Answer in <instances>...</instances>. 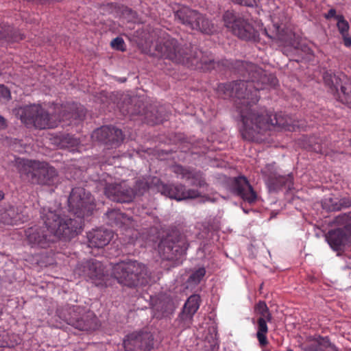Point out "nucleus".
<instances>
[{
	"mask_svg": "<svg viewBox=\"0 0 351 351\" xmlns=\"http://www.w3.org/2000/svg\"><path fill=\"white\" fill-rule=\"evenodd\" d=\"M249 80H239L234 83L220 84L219 91L229 97H236L237 111L240 114L242 127V137L249 141H262L267 131L275 126L290 130V125L280 117L267 114H259L252 110L250 105L256 104L259 99L258 90L265 88V85L274 86L277 83L276 78L267 75L265 71L253 64H247Z\"/></svg>",
	"mask_w": 351,
	"mask_h": 351,
	"instance_id": "obj_1",
	"label": "nucleus"
},
{
	"mask_svg": "<svg viewBox=\"0 0 351 351\" xmlns=\"http://www.w3.org/2000/svg\"><path fill=\"white\" fill-rule=\"evenodd\" d=\"M43 225L36 224L25 230L27 241L32 247L45 248L55 238L70 239L81 229V220L62 216L60 208H43L40 215Z\"/></svg>",
	"mask_w": 351,
	"mask_h": 351,
	"instance_id": "obj_2",
	"label": "nucleus"
},
{
	"mask_svg": "<svg viewBox=\"0 0 351 351\" xmlns=\"http://www.w3.org/2000/svg\"><path fill=\"white\" fill-rule=\"evenodd\" d=\"M15 114L27 126H33L38 129L53 128L58 126L61 121L82 120L85 117V110L83 107L77 108L75 112H67L66 109L61 110L62 117L56 114H49L40 105L32 104L20 107L14 110Z\"/></svg>",
	"mask_w": 351,
	"mask_h": 351,
	"instance_id": "obj_3",
	"label": "nucleus"
},
{
	"mask_svg": "<svg viewBox=\"0 0 351 351\" xmlns=\"http://www.w3.org/2000/svg\"><path fill=\"white\" fill-rule=\"evenodd\" d=\"M158 50L163 58L169 59L176 63L194 66L196 69L203 70H208L214 67V62L212 60H207L200 58V56H202L201 51L196 52L193 57L189 56L186 51L180 47L178 41L174 38L165 40L162 45L158 46Z\"/></svg>",
	"mask_w": 351,
	"mask_h": 351,
	"instance_id": "obj_4",
	"label": "nucleus"
},
{
	"mask_svg": "<svg viewBox=\"0 0 351 351\" xmlns=\"http://www.w3.org/2000/svg\"><path fill=\"white\" fill-rule=\"evenodd\" d=\"M112 274L119 283L135 287L149 282V277L146 267L137 261L121 262L112 267Z\"/></svg>",
	"mask_w": 351,
	"mask_h": 351,
	"instance_id": "obj_5",
	"label": "nucleus"
},
{
	"mask_svg": "<svg viewBox=\"0 0 351 351\" xmlns=\"http://www.w3.org/2000/svg\"><path fill=\"white\" fill-rule=\"evenodd\" d=\"M18 169L21 176H26L32 183L51 185L57 180L56 170L46 162L20 159Z\"/></svg>",
	"mask_w": 351,
	"mask_h": 351,
	"instance_id": "obj_6",
	"label": "nucleus"
},
{
	"mask_svg": "<svg viewBox=\"0 0 351 351\" xmlns=\"http://www.w3.org/2000/svg\"><path fill=\"white\" fill-rule=\"evenodd\" d=\"M60 317L73 327L86 331L96 330L99 326L97 318L93 312H85L79 306H73L61 313Z\"/></svg>",
	"mask_w": 351,
	"mask_h": 351,
	"instance_id": "obj_7",
	"label": "nucleus"
},
{
	"mask_svg": "<svg viewBox=\"0 0 351 351\" xmlns=\"http://www.w3.org/2000/svg\"><path fill=\"white\" fill-rule=\"evenodd\" d=\"M136 191L130 188L125 182L108 184L105 188V194L112 201L117 202H130L135 195H141L149 188L147 182L138 181Z\"/></svg>",
	"mask_w": 351,
	"mask_h": 351,
	"instance_id": "obj_8",
	"label": "nucleus"
},
{
	"mask_svg": "<svg viewBox=\"0 0 351 351\" xmlns=\"http://www.w3.org/2000/svg\"><path fill=\"white\" fill-rule=\"evenodd\" d=\"M68 202L70 210L78 218L90 215L95 208L90 193L82 187L72 189Z\"/></svg>",
	"mask_w": 351,
	"mask_h": 351,
	"instance_id": "obj_9",
	"label": "nucleus"
},
{
	"mask_svg": "<svg viewBox=\"0 0 351 351\" xmlns=\"http://www.w3.org/2000/svg\"><path fill=\"white\" fill-rule=\"evenodd\" d=\"M175 16L182 24L192 29L205 34L213 32V24L203 14L186 6L181 7L176 12Z\"/></svg>",
	"mask_w": 351,
	"mask_h": 351,
	"instance_id": "obj_10",
	"label": "nucleus"
},
{
	"mask_svg": "<svg viewBox=\"0 0 351 351\" xmlns=\"http://www.w3.org/2000/svg\"><path fill=\"white\" fill-rule=\"evenodd\" d=\"M223 21L226 27L243 40H255L258 36V32L250 23L232 11L225 12Z\"/></svg>",
	"mask_w": 351,
	"mask_h": 351,
	"instance_id": "obj_11",
	"label": "nucleus"
},
{
	"mask_svg": "<svg viewBox=\"0 0 351 351\" xmlns=\"http://www.w3.org/2000/svg\"><path fill=\"white\" fill-rule=\"evenodd\" d=\"M337 222L344 224V228L331 230L326 237L329 245L336 251L351 242V213L339 216Z\"/></svg>",
	"mask_w": 351,
	"mask_h": 351,
	"instance_id": "obj_12",
	"label": "nucleus"
},
{
	"mask_svg": "<svg viewBox=\"0 0 351 351\" xmlns=\"http://www.w3.org/2000/svg\"><path fill=\"white\" fill-rule=\"evenodd\" d=\"M262 173L270 192H277L282 187L291 190L293 187V178L289 174L286 176L278 175L274 164H268L263 169Z\"/></svg>",
	"mask_w": 351,
	"mask_h": 351,
	"instance_id": "obj_13",
	"label": "nucleus"
},
{
	"mask_svg": "<svg viewBox=\"0 0 351 351\" xmlns=\"http://www.w3.org/2000/svg\"><path fill=\"white\" fill-rule=\"evenodd\" d=\"M255 312L260 315L257 320L256 337L261 346H265L268 344L267 334L268 332V326L267 322H271L272 319L271 314L265 302L260 301L255 306Z\"/></svg>",
	"mask_w": 351,
	"mask_h": 351,
	"instance_id": "obj_14",
	"label": "nucleus"
},
{
	"mask_svg": "<svg viewBox=\"0 0 351 351\" xmlns=\"http://www.w3.org/2000/svg\"><path fill=\"white\" fill-rule=\"evenodd\" d=\"M155 183L157 184L158 190L162 195L178 201L193 199L200 195L198 191L193 189L185 190L184 186L181 184H165L163 183H159L158 180H156Z\"/></svg>",
	"mask_w": 351,
	"mask_h": 351,
	"instance_id": "obj_15",
	"label": "nucleus"
},
{
	"mask_svg": "<svg viewBox=\"0 0 351 351\" xmlns=\"http://www.w3.org/2000/svg\"><path fill=\"white\" fill-rule=\"evenodd\" d=\"M123 346L126 351H149L153 346V338L148 332H132L124 339Z\"/></svg>",
	"mask_w": 351,
	"mask_h": 351,
	"instance_id": "obj_16",
	"label": "nucleus"
},
{
	"mask_svg": "<svg viewBox=\"0 0 351 351\" xmlns=\"http://www.w3.org/2000/svg\"><path fill=\"white\" fill-rule=\"evenodd\" d=\"M75 275L93 280H102L104 276V267L100 261L91 259L82 263L74 270Z\"/></svg>",
	"mask_w": 351,
	"mask_h": 351,
	"instance_id": "obj_17",
	"label": "nucleus"
},
{
	"mask_svg": "<svg viewBox=\"0 0 351 351\" xmlns=\"http://www.w3.org/2000/svg\"><path fill=\"white\" fill-rule=\"evenodd\" d=\"M152 305L154 316L162 318L172 314L175 311L176 302L167 294H161L155 298H152Z\"/></svg>",
	"mask_w": 351,
	"mask_h": 351,
	"instance_id": "obj_18",
	"label": "nucleus"
},
{
	"mask_svg": "<svg viewBox=\"0 0 351 351\" xmlns=\"http://www.w3.org/2000/svg\"><path fill=\"white\" fill-rule=\"evenodd\" d=\"M200 297L192 295L186 300L183 310L179 316V325L182 328H189L193 321V317L199 307Z\"/></svg>",
	"mask_w": 351,
	"mask_h": 351,
	"instance_id": "obj_19",
	"label": "nucleus"
},
{
	"mask_svg": "<svg viewBox=\"0 0 351 351\" xmlns=\"http://www.w3.org/2000/svg\"><path fill=\"white\" fill-rule=\"evenodd\" d=\"M93 137L106 144L117 146L123 139L122 131L110 126H103L97 129Z\"/></svg>",
	"mask_w": 351,
	"mask_h": 351,
	"instance_id": "obj_20",
	"label": "nucleus"
},
{
	"mask_svg": "<svg viewBox=\"0 0 351 351\" xmlns=\"http://www.w3.org/2000/svg\"><path fill=\"white\" fill-rule=\"evenodd\" d=\"M232 191L250 204L254 202L257 195L247 180L243 176L234 178L232 181Z\"/></svg>",
	"mask_w": 351,
	"mask_h": 351,
	"instance_id": "obj_21",
	"label": "nucleus"
},
{
	"mask_svg": "<svg viewBox=\"0 0 351 351\" xmlns=\"http://www.w3.org/2000/svg\"><path fill=\"white\" fill-rule=\"evenodd\" d=\"M158 250L163 259L178 260L185 254L186 247L167 241H162L158 245Z\"/></svg>",
	"mask_w": 351,
	"mask_h": 351,
	"instance_id": "obj_22",
	"label": "nucleus"
},
{
	"mask_svg": "<svg viewBox=\"0 0 351 351\" xmlns=\"http://www.w3.org/2000/svg\"><path fill=\"white\" fill-rule=\"evenodd\" d=\"M112 237L111 231L104 229L93 230L88 234V245L90 247H103L109 243Z\"/></svg>",
	"mask_w": 351,
	"mask_h": 351,
	"instance_id": "obj_23",
	"label": "nucleus"
},
{
	"mask_svg": "<svg viewBox=\"0 0 351 351\" xmlns=\"http://www.w3.org/2000/svg\"><path fill=\"white\" fill-rule=\"evenodd\" d=\"M173 172L176 174L178 178L184 179L191 182L192 184L202 185L201 175L198 172L184 168L180 165H175L172 167Z\"/></svg>",
	"mask_w": 351,
	"mask_h": 351,
	"instance_id": "obj_24",
	"label": "nucleus"
},
{
	"mask_svg": "<svg viewBox=\"0 0 351 351\" xmlns=\"http://www.w3.org/2000/svg\"><path fill=\"white\" fill-rule=\"evenodd\" d=\"M108 218L111 221V224H114L120 228L124 226H129L131 223V219L125 215L117 210H112L106 214Z\"/></svg>",
	"mask_w": 351,
	"mask_h": 351,
	"instance_id": "obj_25",
	"label": "nucleus"
},
{
	"mask_svg": "<svg viewBox=\"0 0 351 351\" xmlns=\"http://www.w3.org/2000/svg\"><path fill=\"white\" fill-rule=\"evenodd\" d=\"M340 90L341 100L351 107V81L346 76H343V82L340 85Z\"/></svg>",
	"mask_w": 351,
	"mask_h": 351,
	"instance_id": "obj_26",
	"label": "nucleus"
},
{
	"mask_svg": "<svg viewBox=\"0 0 351 351\" xmlns=\"http://www.w3.org/2000/svg\"><path fill=\"white\" fill-rule=\"evenodd\" d=\"M317 343L318 347H312L308 348L310 351H336L335 346H333L329 339L326 337H322L320 336L317 337Z\"/></svg>",
	"mask_w": 351,
	"mask_h": 351,
	"instance_id": "obj_27",
	"label": "nucleus"
},
{
	"mask_svg": "<svg viewBox=\"0 0 351 351\" xmlns=\"http://www.w3.org/2000/svg\"><path fill=\"white\" fill-rule=\"evenodd\" d=\"M60 143L62 147L68 148L71 152L80 150V142L78 139L71 135L66 134L63 136Z\"/></svg>",
	"mask_w": 351,
	"mask_h": 351,
	"instance_id": "obj_28",
	"label": "nucleus"
},
{
	"mask_svg": "<svg viewBox=\"0 0 351 351\" xmlns=\"http://www.w3.org/2000/svg\"><path fill=\"white\" fill-rule=\"evenodd\" d=\"M205 274V268L200 267L191 275L189 279V282L194 285H197L202 280Z\"/></svg>",
	"mask_w": 351,
	"mask_h": 351,
	"instance_id": "obj_29",
	"label": "nucleus"
},
{
	"mask_svg": "<svg viewBox=\"0 0 351 351\" xmlns=\"http://www.w3.org/2000/svg\"><path fill=\"white\" fill-rule=\"evenodd\" d=\"M337 27L341 35L347 34L349 29L348 23L344 19L341 15L337 16Z\"/></svg>",
	"mask_w": 351,
	"mask_h": 351,
	"instance_id": "obj_30",
	"label": "nucleus"
},
{
	"mask_svg": "<svg viewBox=\"0 0 351 351\" xmlns=\"http://www.w3.org/2000/svg\"><path fill=\"white\" fill-rule=\"evenodd\" d=\"M325 83L330 87H334L337 91H339V80L341 79L337 78L335 75L326 74L324 77Z\"/></svg>",
	"mask_w": 351,
	"mask_h": 351,
	"instance_id": "obj_31",
	"label": "nucleus"
},
{
	"mask_svg": "<svg viewBox=\"0 0 351 351\" xmlns=\"http://www.w3.org/2000/svg\"><path fill=\"white\" fill-rule=\"evenodd\" d=\"M111 46L121 51H124V41L123 38L117 37L111 41Z\"/></svg>",
	"mask_w": 351,
	"mask_h": 351,
	"instance_id": "obj_32",
	"label": "nucleus"
},
{
	"mask_svg": "<svg viewBox=\"0 0 351 351\" xmlns=\"http://www.w3.org/2000/svg\"><path fill=\"white\" fill-rule=\"evenodd\" d=\"M10 97V92L3 85H0V101L1 99L8 100Z\"/></svg>",
	"mask_w": 351,
	"mask_h": 351,
	"instance_id": "obj_33",
	"label": "nucleus"
},
{
	"mask_svg": "<svg viewBox=\"0 0 351 351\" xmlns=\"http://www.w3.org/2000/svg\"><path fill=\"white\" fill-rule=\"evenodd\" d=\"M236 1L246 6H254L256 4L255 0H236Z\"/></svg>",
	"mask_w": 351,
	"mask_h": 351,
	"instance_id": "obj_34",
	"label": "nucleus"
},
{
	"mask_svg": "<svg viewBox=\"0 0 351 351\" xmlns=\"http://www.w3.org/2000/svg\"><path fill=\"white\" fill-rule=\"evenodd\" d=\"M343 39L344 45L346 47L351 46V37L348 36V33L344 35H341Z\"/></svg>",
	"mask_w": 351,
	"mask_h": 351,
	"instance_id": "obj_35",
	"label": "nucleus"
},
{
	"mask_svg": "<svg viewBox=\"0 0 351 351\" xmlns=\"http://www.w3.org/2000/svg\"><path fill=\"white\" fill-rule=\"evenodd\" d=\"M335 16L337 18L336 11L334 9H330L328 11V14L326 15V17L327 19H330V18L335 17Z\"/></svg>",
	"mask_w": 351,
	"mask_h": 351,
	"instance_id": "obj_36",
	"label": "nucleus"
},
{
	"mask_svg": "<svg viewBox=\"0 0 351 351\" xmlns=\"http://www.w3.org/2000/svg\"><path fill=\"white\" fill-rule=\"evenodd\" d=\"M6 127L5 120L1 116H0V129H3Z\"/></svg>",
	"mask_w": 351,
	"mask_h": 351,
	"instance_id": "obj_37",
	"label": "nucleus"
},
{
	"mask_svg": "<svg viewBox=\"0 0 351 351\" xmlns=\"http://www.w3.org/2000/svg\"><path fill=\"white\" fill-rule=\"evenodd\" d=\"M3 29V27L0 26V29ZM6 36H7V34L5 33V32L4 31L3 32H1V30H0V39L5 38Z\"/></svg>",
	"mask_w": 351,
	"mask_h": 351,
	"instance_id": "obj_38",
	"label": "nucleus"
},
{
	"mask_svg": "<svg viewBox=\"0 0 351 351\" xmlns=\"http://www.w3.org/2000/svg\"><path fill=\"white\" fill-rule=\"evenodd\" d=\"M136 241H138V239L137 238H136V240H134L133 239V237H132V238L130 239L128 242L130 243H135V242H136Z\"/></svg>",
	"mask_w": 351,
	"mask_h": 351,
	"instance_id": "obj_39",
	"label": "nucleus"
},
{
	"mask_svg": "<svg viewBox=\"0 0 351 351\" xmlns=\"http://www.w3.org/2000/svg\"><path fill=\"white\" fill-rule=\"evenodd\" d=\"M314 149H315V152H320V153H322V154H324V152L322 151V148H319V149H316V148H315Z\"/></svg>",
	"mask_w": 351,
	"mask_h": 351,
	"instance_id": "obj_40",
	"label": "nucleus"
},
{
	"mask_svg": "<svg viewBox=\"0 0 351 351\" xmlns=\"http://www.w3.org/2000/svg\"><path fill=\"white\" fill-rule=\"evenodd\" d=\"M3 197H4L3 193L1 191H0V200L3 199Z\"/></svg>",
	"mask_w": 351,
	"mask_h": 351,
	"instance_id": "obj_41",
	"label": "nucleus"
},
{
	"mask_svg": "<svg viewBox=\"0 0 351 351\" xmlns=\"http://www.w3.org/2000/svg\"><path fill=\"white\" fill-rule=\"evenodd\" d=\"M16 221H17V219H12L10 223H16Z\"/></svg>",
	"mask_w": 351,
	"mask_h": 351,
	"instance_id": "obj_42",
	"label": "nucleus"
},
{
	"mask_svg": "<svg viewBox=\"0 0 351 351\" xmlns=\"http://www.w3.org/2000/svg\"><path fill=\"white\" fill-rule=\"evenodd\" d=\"M126 231L129 234L132 230H127Z\"/></svg>",
	"mask_w": 351,
	"mask_h": 351,
	"instance_id": "obj_43",
	"label": "nucleus"
},
{
	"mask_svg": "<svg viewBox=\"0 0 351 351\" xmlns=\"http://www.w3.org/2000/svg\"><path fill=\"white\" fill-rule=\"evenodd\" d=\"M264 32H265V34L267 35V30L265 29Z\"/></svg>",
	"mask_w": 351,
	"mask_h": 351,
	"instance_id": "obj_44",
	"label": "nucleus"
},
{
	"mask_svg": "<svg viewBox=\"0 0 351 351\" xmlns=\"http://www.w3.org/2000/svg\"><path fill=\"white\" fill-rule=\"evenodd\" d=\"M19 39L21 40V39H23V37L20 36V38Z\"/></svg>",
	"mask_w": 351,
	"mask_h": 351,
	"instance_id": "obj_45",
	"label": "nucleus"
},
{
	"mask_svg": "<svg viewBox=\"0 0 351 351\" xmlns=\"http://www.w3.org/2000/svg\"><path fill=\"white\" fill-rule=\"evenodd\" d=\"M350 205H351V202H350V203H349V204L347 205V206H350Z\"/></svg>",
	"mask_w": 351,
	"mask_h": 351,
	"instance_id": "obj_46",
	"label": "nucleus"
},
{
	"mask_svg": "<svg viewBox=\"0 0 351 351\" xmlns=\"http://www.w3.org/2000/svg\"><path fill=\"white\" fill-rule=\"evenodd\" d=\"M287 351H293V350H291V349H289V350H287Z\"/></svg>",
	"mask_w": 351,
	"mask_h": 351,
	"instance_id": "obj_47",
	"label": "nucleus"
}]
</instances>
